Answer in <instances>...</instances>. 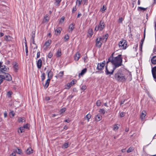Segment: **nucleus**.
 Instances as JSON below:
<instances>
[{
    "mask_svg": "<svg viewBox=\"0 0 156 156\" xmlns=\"http://www.w3.org/2000/svg\"><path fill=\"white\" fill-rule=\"evenodd\" d=\"M81 15V14L80 12H79L78 13V15L77 16V18H79L80 17V16Z\"/></svg>",
    "mask_w": 156,
    "mask_h": 156,
    "instance_id": "nucleus-62",
    "label": "nucleus"
},
{
    "mask_svg": "<svg viewBox=\"0 0 156 156\" xmlns=\"http://www.w3.org/2000/svg\"><path fill=\"white\" fill-rule=\"evenodd\" d=\"M47 73L48 74V79H50V80H51L53 76V72L51 71V70L49 71L47 70Z\"/></svg>",
    "mask_w": 156,
    "mask_h": 156,
    "instance_id": "nucleus-10",
    "label": "nucleus"
},
{
    "mask_svg": "<svg viewBox=\"0 0 156 156\" xmlns=\"http://www.w3.org/2000/svg\"><path fill=\"white\" fill-rule=\"evenodd\" d=\"M126 113L125 112H122L120 114V116L121 117H122L125 115Z\"/></svg>",
    "mask_w": 156,
    "mask_h": 156,
    "instance_id": "nucleus-50",
    "label": "nucleus"
},
{
    "mask_svg": "<svg viewBox=\"0 0 156 156\" xmlns=\"http://www.w3.org/2000/svg\"><path fill=\"white\" fill-rule=\"evenodd\" d=\"M82 0H77V2H78L79 5L81 4Z\"/></svg>",
    "mask_w": 156,
    "mask_h": 156,
    "instance_id": "nucleus-55",
    "label": "nucleus"
},
{
    "mask_svg": "<svg viewBox=\"0 0 156 156\" xmlns=\"http://www.w3.org/2000/svg\"><path fill=\"white\" fill-rule=\"evenodd\" d=\"M63 71H61L59 72V73L58 74V76L59 77H62L63 76Z\"/></svg>",
    "mask_w": 156,
    "mask_h": 156,
    "instance_id": "nucleus-42",
    "label": "nucleus"
},
{
    "mask_svg": "<svg viewBox=\"0 0 156 156\" xmlns=\"http://www.w3.org/2000/svg\"><path fill=\"white\" fill-rule=\"evenodd\" d=\"M31 41L33 44H35L34 41V35L33 34L31 37Z\"/></svg>",
    "mask_w": 156,
    "mask_h": 156,
    "instance_id": "nucleus-38",
    "label": "nucleus"
},
{
    "mask_svg": "<svg viewBox=\"0 0 156 156\" xmlns=\"http://www.w3.org/2000/svg\"><path fill=\"white\" fill-rule=\"evenodd\" d=\"M86 88H87V87L86 86V85H83L82 86V87L81 88V89L82 90H86Z\"/></svg>",
    "mask_w": 156,
    "mask_h": 156,
    "instance_id": "nucleus-46",
    "label": "nucleus"
},
{
    "mask_svg": "<svg viewBox=\"0 0 156 156\" xmlns=\"http://www.w3.org/2000/svg\"><path fill=\"white\" fill-rule=\"evenodd\" d=\"M145 33H144V39H142L141 40V41H140V48H141V49H142V45H143V42H144V40L145 38Z\"/></svg>",
    "mask_w": 156,
    "mask_h": 156,
    "instance_id": "nucleus-29",
    "label": "nucleus"
},
{
    "mask_svg": "<svg viewBox=\"0 0 156 156\" xmlns=\"http://www.w3.org/2000/svg\"><path fill=\"white\" fill-rule=\"evenodd\" d=\"M16 152L18 154H21L22 153V151L21 149L17 148L16 151Z\"/></svg>",
    "mask_w": 156,
    "mask_h": 156,
    "instance_id": "nucleus-39",
    "label": "nucleus"
},
{
    "mask_svg": "<svg viewBox=\"0 0 156 156\" xmlns=\"http://www.w3.org/2000/svg\"><path fill=\"white\" fill-rule=\"evenodd\" d=\"M42 64V61L41 59H38L37 62V66L38 69L41 68Z\"/></svg>",
    "mask_w": 156,
    "mask_h": 156,
    "instance_id": "nucleus-14",
    "label": "nucleus"
},
{
    "mask_svg": "<svg viewBox=\"0 0 156 156\" xmlns=\"http://www.w3.org/2000/svg\"><path fill=\"white\" fill-rule=\"evenodd\" d=\"M99 112L101 114L104 115L105 112V110L104 109H100L99 111Z\"/></svg>",
    "mask_w": 156,
    "mask_h": 156,
    "instance_id": "nucleus-35",
    "label": "nucleus"
},
{
    "mask_svg": "<svg viewBox=\"0 0 156 156\" xmlns=\"http://www.w3.org/2000/svg\"><path fill=\"white\" fill-rule=\"evenodd\" d=\"M61 0H56V2L58 4L61 2Z\"/></svg>",
    "mask_w": 156,
    "mask_h": 156,
    "instance_id": "nucleus-61",
    "label": "nucleus"
},
{
    "mask_svg": "<svg viewBox=\"0 0 156 156\" xmlns=\"http://www.w3.org/2000/svg\"><path fill=\"white\" fill-rule=\"evenodd\" d=\"M76 6H75L73 7V9L72 10V12L74 13V12H75V11H76Z\"/></svg>",
    "mask_w": 156,
    "mask_h": 156,
    "instance_id": "nucleus-53",
    "label": "nucleus"
},
{
    "mask_svg": "<svg viewBox=\"0 0 156 156\" xmlns=\"http://www.w3.org/2000/svg\"><path fill=\"white\" fill-rule=\"evenodd\" d=\"M105 23L103 21L101 20L98 25H97L95 27L94 30L100 31H102L105 28Z\"/></svg>",
    "mask_w": 156,
    "mask_h": 156,
    "instance_id": "nucleus-3",
    "label": "nucleus"
},
{
    "mask_svg": "<svg viewBox=\"0 0 156 156\" xmlns=\"http://www.w3.org/2000/svg\"><path fill=\"white\" fill-rule=\"evenodd\" d=\"M118 125H115L113 127V130L115 131L117 130L119 128V127L117 126Z\"/></svg>",
    "mask_w": 156,
    "mask_h": 156,
    "instance_id": "nucleus-44",
    "label": "nucleus"
},
{
    "mask_svg": "<svg viewBox=\"0 0 156 156\" xmlns=\"http://www.w3.org/2000/svg\"><path fill=\"white\" fill-rule=\"evenodd\" d=\"M87 71V69L85 68L83 69L81 71V73H80L79 74V76H83L86 72Z\"/></svg>",
    "mask_w": 156,
    "mask_h": 156,
    "instance_id": "nucleus-18",
    "label": "nucleus"
},
{
    "mask_svg": "<svg viewBox=\"0 0 156 156\" xmlns=\"http://www.w3.org/2000/svg\"><path fill=\"white\" fill-rule=\"evenodd\" d=\"M96 105L98 106H99L101 105V102L100 100H98L96 102Z\"/></svg>",
    "mask_w": 156,
    "mask_h": 156,
    "instance_id": "nucleus-41",
    "label": "nucleus"
},
{
    "mask_svg": "<svg viewBox=\"0 0 156 156\" xmlns=\"http://www.w3.org/2000/svg\"><path fill=\"white\" fill-rule=\"evenodd\" d=\"M50 80H51L50 79H48L47 80L45 83L44 84H43V86L45 88H47L48 86Z\"/></svg>",
    "mask_w": 156,
    "mask_h": 156,
    "instance_id": "nucleus-17",
    "label": "nucleus"
},
{
    "mask_svg": "<svg viewBox=\"0 0 156 156\" xmlns=\"http://www.w3.org/2000/svg\"><path fill=\"white\" fill-rule=\"evenodd\" d=\"M11 92H8L7 93V95L8 97H10L11 96Z\"/></svg>",
    "mask_w": 156,
    "mask_h": 156,
    "instance_id": "nucleus-59",
    "label": "nucleus"
},
{
    "mask_svg": "<svg viewBox=\"0 0 156 156\" xmlns=\"http://www.w3.org/2000/svg\"><path fill=\"white\" fill-rule=\"evenodd\" d=\"M152 63L154 64H156V56L153 57L151 59Z\"/></svg>",
    "mask_w": 156,
    "mask_h": 156,
    "instance_id": "nucleus-25",
    "label": "nucleus"
},
{
    "mask_svg": "<svg viewBox=\"0 0 156 156\" xmlns=\"http://www.w3.org/2000/svg\"><path fill=\"white\" fill-rule=\"evenodd\" d=\"M25 129H29V124L27 123L25 125H24L23 126Z\"/></svg>",
    "mask_w": 156,
    "mask_h": 156,
    "instance_id": "nucleus-45",
    "label": "nucleus"
},
{
    "mask_svg": "<svg viewBox=\"0 0 156 156\" xmlns=\"http://www.w3.org/2000/svg\"><path fill=\"white\" fill-rule=\"evenodd\" d=\"M119 45L120 49H125L127 47V42L125 40H121L119 43Z\"/></svg>",
    "mask_w": 156,
    "mask_h": 156,
    "instance_id": "nucleus-4",
    "label": "nucleus"
},
{
    "mask_svg": "<svg viewBox=\"0 0 156 156\" xmlns=\"http://www.w3.org/2000/svg\"><path fill=\"white\" fill-rule=\"evenodd\" d=\"M133 150V148L132 147H130L127 150V153H129L130 152H131Z\"/></svg>",
    "mask_w": 156,
    "mask_h": 156,
    "instance_id": "nucleus-40",
    "label": "nucleus"
},
{
    "mask_svg": "<svg viewBox=\"0 0 156 156\" xmlns=\"http://www.w3.org/2000/svg\"><path fill=\"white\" fill-rule=\"evenodd\" d=\"M40 51L37 52V58H39L40 56Z\"/></svg>",
    "mask_w": 156,
    "mask_h": 156,
    "instance_id": "nucleus-56",
    "label": "nucleus"
},
{
    "mask_svg": "<svg viewBox=\"0 0 156 156\" xmlns=\"http://www.w3.org/2000/svg\"><path fill=\"white\" fill-rule=\"evenodd\" d=\"M80 58V54L77 52L74 56V59L76 61H78Z\"/></svg>",
    "mask_w": 156,
    "mask_h": 156,
    "instance_id": "nucleus-20",
    "label": "nucleus"
},
{
    "mask_svg": "<svg viewBox=\"0 0 156 156\" xmlns=\"http://www.w3.org/2000/svg\"><path fill=\"white\" fill-rule=\"evenodd\" d=\"M13 68L14 69V71L16 72H17V70L18 69V65L16 62H15L14 64V66H13Z\"/></svg>",
    "mask_w": 156,
    "mask_h": 156,
    "instance_id": "nucleus-19",
    "label": "nucleus"
},
{
    "mask_svg": "<svg viewBox=\"0 0 156 156\" xmlns=\"http://www.w3.org/2000/svg\"><path fill=\"white\" fill-rule=\"evenodd\" d=\"M4 76L0 75V84H1L2 82L4 80Z\"/></svg>",
    "mask_w": 156,
    "mask_h": 156,
    "instance_id": "nucleus-31",
    "label": "nucleus"
},
{
    "mask_svg": "<svg viewBox=\"0 0 156 156\" xmlns=\"http://www.w3.org/2000/svg\"><path fill=\"white\" fill-rule=\"evenodd\" d=\"M123 20V19L122 17H120L119 18L118 20V22L119 23H122V21Z\"/></svg>",
    "mask_w": 156,
    "mask_h": 156,
    "instance_id": "nucleus-47",
    "label": "nucleus"
},
{
    "mask_svg": "<svg viewBox=\"0 0 156 156\" xmlns=\"http://www.w3.org/2000/svg\"><path fill=\"white\" fill-rule=\"evenodd\" d=\"M147 114V112L145 110L142 111L140 115V118L142 120H144L145 118V117Z\"/></svg>",
    "mask_w": 156,
    "mask_h": 156,
    "instance_id": "nucleus-12",
    "label": "nucleus"
},
{
    "mask_svg": "<svg viewBox=\"0 0 156 156\" xmlns=\"http://www.w3.org/2000/svg\"><path fill=\"white\" fill-rule=\"evenodd\" d=\"M70 145L68 142L65 143L62 146V148H67L68 147L69 145Z\"/></svg>",
    "mask_w": 156,
    "mask_h": 156,
    "instance_id": "nucleus-24",
    "label": "nucleus"
},
{
    "mask_svg": "<svg viewBox=\"0 0 156 156\" xmlns=\"http://www.w3.org/2000/svg\"><path fill=\"white\" fill-rule=\"evenodd\" d=\"M65 122L69 123L70 122V121L69 119H67L65 120Z\"/></svg>",
    "mask_w": 156,
    "mask_h": 156,
    "instance_id": "nucleus-64",
    "label": "nucleus"
},
{
    "mask_svg": "<svg viewBox=\"0 0 156 156\" xmlns=\"http://www.w3.org/2000/svg\"><path fill=\"white\" fill-rule=\"evenodd\" d=\"M69 36L68 35H67L65 36L64 38L65 39H66V40H67L69 39Z\"/></svg>",
    "mask_w": 156,
    "mask_h": 156,
    "instance_id": "nucleus-57",
    "label": "nucleus"
},
{
    "mask_svg": "<svg viewBox=\"0 0 156 156\" xmlns=\"http://www.w3.org/2000/svg\"><path fill=\"white\" fill-rule=\"evenodd\" d=\"M139 8L141 11L142 10L145 11V10H146V8H143L142 7H139Z\"/></svg>",
    "mask_w": 156,
    "mask_h": 156,
    "instance_id": "nucleus-54",
    "label": "nucleus"
},
{
    "mask_svg": "<svg viewBox=\"0 0 156 156\" xmlns=\"http://www.w3.org/2000/svg\"><path fill=\"white\" fill-rule=\"evenodd\" d=\"M26 153L27 154H30L33 153L32 149L31 148H28L26 151Z\"/></svg>",
    "mask_w": 156,
    "mask_h": 156,
    "instance_id": "nucleus-23",
    "label": "nucleus"
},
{
    "mask_svg": "<svg viewBox=\"0 0 156 156\" xmlns=\"http://www.w3.org/2000/svg\"><path fill=\"white\" fill-rule=\"evenodd\" d=\"M91 115L89 114H87L85 118H86L87 120L88 121H89V119L91 118Z\"/></svg>",
    "mask_w": 156,
    "mask_h": 156,
    "instance_id": "nucleus-34",
    "label": "nucleus"
},
{
    "mask_svg": "<svg viewBox=\"0 0 156 156\" xmlns=\"http://www.w3.org/2000/svg\"><path fill=\"white\" fill-rule=\"evenodd\" d=\"M18 121L19 122H25V119L24 117L19 118Z\"/></svg>",
    "mask_w": 156,
    "mask_h": 156,
    "instance_id": "nucleus-22",
    "label": "nucleus"
},
{
    "mask_svg": "<svg viewBox=\"0 0 156 156\" xmlns=\"http://www.w3.org/2000/svg\"><path fill=\"white\" fill-rule=\"evenodd\" d=\"M9 70L8 67L3 65L0 67V71L2 73H5V72H8Z\"/></svg>",
    "mask_w": 156,
    "mask_h": 156,
    "instance_id": "nucleus-7",
    "label": "nucleus"
},
{
    "mask_svg": "<svg viewBox=\"0 0 156 156\" xmlns=\"http://www.w3.org/2000/svg\"><path fill=\"white\" fill-rule=\"evenodd\" d=\"M5 74L4 80H6L9 81L12 80V77L9 74L7 73H5Z\"/></svg>",
    "mask_w": 156,
    "mask_h": 156,
    "instance_id": "nucleus-9",
    "label": "nucleus"
},
{
    "mask_svg": "<svg viewBox=\"0 0 156 156\" xmlns=\"http://www.w3.org/2000/svg\"><path fill=\"white\" fill-rule=\"evenodd\" d=\"M71 85H71V84L70 83H68L66 86H67L68 87V88H67V87H66V89H69V88L71 87Z\"/></svg>",
    "mask_w": 156,
    "mask_h": 156,
    "instance_id": "nucleus-52",
    "label": "nucleus"
},
{
    "mask_svg": "<svg viewBox=\"0 0 156 156\" xmlns=\"http://www.w3.org/2000/svg\"><path fill=\"white\" fill-rule=\"evenodd\" d=\"M66 108H62L60 111V113H62L66 111Z\"/></svg>",
    "mask_w": 156,
    "mask_h": 156,
    "instance_id": "nucleus-49",
    "label": "nucleus"
},
{
    "mask_svg": "<svg viewBox=\"0 0 156 156\" xmlns=\"http://www.w3.org/2000/svg\"><path fill=\"white\" fill-rule=\"evenodd\" d=\"M125 101V100L122 101L120 103V105H122V104H123L124 103Z\"/></svg>",
    "mask_w": 156,
    "mask_h": 156,
    "instance_id": "nucleus-63",
    "label": "nucleus"
},
{
    "mask_svg": "<svg viewBox=\"0 0 156 156\" xmlns=\"http://www.w3.org/2000/svg\"><path fill=\"white\" fill-rule=\"evenodd\" d=\"M88 33L90 36L93 34V30L91 29H90L88 31Z\"/></svg>",
    "mask_w": 156,
    "mask_h": 156,
    "instance_id": "nucleus-32",
    "label": "nucleus"
},
{
    "mask_svg": "<svg viewBox=\"0 0 156 156\" xmlns=\"http://www.w3.org/2000/svg\"><path fill=\"white\" fill-rule=\"evenodd\" d=\"M51 41L50 40H48L46 41L45 44H44V46H46V47L47 48L49 45L51 43Z\"/></svg>",
    "mask_w": 156,
    "mask_h": 156,
    "instance_id": "nucleus-21",
    "label": "nucleus"
},
{
    "mask_svg": "<svg viewBox=\"0 0 156 156\" xmlns=\"http://www.w3.org/2000/svg\"><path fill=\"white\" fill-rule=\"evenodd\" d=\"M106 7L105 6V5H104L103 7L101 8V10L102 12H104L106 10Z\"/></svg>",
    "mask_w": 156,
    "mask_h": 156,
    "instance_id": "nucleus-33",
    "label": "nucleus"
},
{
    "mask_svg": "<svg viewBox=\"0 0 156 156\" xmlns=\"http://www.w3.org/2000/svg\"><path fill=\"white\" fill-rule=\"evenodd\" d=\"M115 79L119 82H124L126 81V79L124 74L118 72L116 73L114 76Z\"/></svg>",
    "mask_w": 156,
    "mask_h": 156,
    "instance_id": "nucleus-2",
    "label": "nucleus"
},
{
    "mask_svg": "<svg viewBox=\"0 0 156 156\" xmlns=\"http://www.w3.org/2000/svg\"><path fill=\"white\" fill-rule=\"evenodd\" d=\"M114 53H113L111 56L108 59V62H111V63L114 65L113 67L115 69L118 67L122 65V55H119L117 56L114 57L113 55Z\"/></svg>",
    "mask_w": 156,
    "mask_h": 156,
    "instance_id": "nucleus-1",
    "label": "nucleus"
},
{
    "mask_svg": "<svg viewBox=\"0 0 156 156\" xmlns=\"http://www.w3.org/2000/svg\"><path fill=\"white\" fill-rule=\"evenodd\" d=\"M49 20V17H48L47 15H46L44 17V18L43 20V21L44 22H48Z\"/></svg>",
    "mask_w": 156,
    "mask_h": 156,
    "instance_id": "nucleus-26",
    "label": "nucleus"
},
{
    "mask_svg": "<svg viewBox=\"0 0 156 156\" xmlns=\"http://www.w3.org/2000/svg\"><path fill=\"white\" fill-rule=\"evenodd\" d=\"M106 71L105 72L106 73V74L108 75L109 74H113L114 70H115V68L114 67H113L112 69L111 70H109L108 69L107 66L106 67Z\"/></svg>",
    "mask_w": 156,
    "mask_h": 156,
    "instance_id": "nucleus-8",
    "label": "nucleus"
},
{
    "mask_svg": "<svg viewBox=\"0 0 156 156\" xmlns=\"http://www.w3.org/2000/svg\"><path fill=\"white\" fill-rule=\"evenodd\" d=\"M61 55V51L60 49H58L56 53L57 57H59Z\"/></svg>",
    "mask_w": 156,
    "mask_h": 156,
    "instance_id": "nucleus-27",
    "label": "nucleus"
},
{
    "mask_svg": "<svg viewBox=\"0 0 156 156\" xmlns=\"http://www.w3.org/2000/svg\"><path fill=\"white\" fill-rule=\"evenodd\" d=\"M45 73H42V76H41V81H43L45 79Z\"/></svg>",
    "mask_w": 156,
    "mask_h": 156,
    "instance_id": "nucleus-37",
    "label": "nucleus"
},
{
    "mask_svg": "<svg viewBox=\"0 0 156 156\" xmlns=\"http://www.w3.org/2000/svg\"><path fill=\"white\" fill-rule=\"evenodd\" d=\"M105 61H103L102 62L98 63V64L97 69L98 70H101L103 68L105 65Z\"/></svg>",
    "mask_w": 156,
    "mask_h": 156,
    "instance_id": "nucleus-6",
    "label": "nucleus"
},
{
    "mask_svg": "<svg viewBox=\"0 0 156 156\" xmlns=\"http://www.w3.org/2000/svg\"><path fill=\"white\" fill-rule=\"evenodd\" d=\"M75 24L73 23L71 24L69 26L68 31L69 32H71L74 28Z\"/></svg>",
    "mask_w": 156,
    "mask_h": 156,
    "instance_id": "nucleus-13",
    "label": "nucleus"
},
{
    "mask_svg": "<svg viewBox=\"0 0 156 156\" xmlns=\"http://www.w3.org/2000/svg\"><path fill=\"white\" fill-rule=\"evenodd\" d=\"M151 71L153 78L154 79H156V66L152 68Z\"/></svg>",
    "mask_w": 156,
    "mask_h": 156,
    "instance_id": "nucleus-11",
    "label": "nucleus"
},
{
    "mask_svg": "<svg viewBox=\"0 0 156 156\" xmlns=\"http://www.w3.org/2000/svg\"><path fill=\"white\" fill-rule=\"evenodd\" d=\"M24 128L23 127H21L20 128H19V129L20 130V133H23L24 132Z\"/></svg>",
    "mask_w": 156,
    "mask_h": 156,
    "instance_id": "nucleus-43",
    "label": "nucleus"
},
{
    "mask_svg": "<svg viewBox=\"0 0 156 156\" xmlns=\"http://www.w3.org/2000/svg\"><path fill=\"white\" fill-rule=\"evenodd\" d=\"M102 117L100 115H97L96 117V119L97 121H99L101 119Z\"/></svg>",
    "mask_w": 156,
    "mask_h": 156,
    "instance_id": "nucleus-30",
    "label": "nucleus"
},
{
    "mask_svg": "<svg viewBox=\"0 0 156 156\" xmlns=\"http://www.w3.org/2000/svg\"><path fill=\"white\" fill-rule=\"evenodd\" d=\"M62 30V28L61 27H58L56 30H55V34L56 35H58V34H59L60 33L61 30Z\"/></svg>",
    "mask_w": 156,
    "mask_h": 156,
    "instance_id": "nucleus-15",
    "label": "nucleus"
},
{
    "mask_svg": "<svg viewBox=\"0 0 156 156\" xmlns=\"http://www.w3.org/2000/svg\"><path fill=\"white\" fill-rule=\"evenodd\" d=\"M76 80H72V81H71V83H70L71 84V85H73L76 83Z\"/></svg>",
    "mask_w": 156,
    "mask_h": 156,
    "instance_id": "nucleus-51",
    "label": "nucleus"
},
{
    "mask_svg": "<svg viewBox=\"0 0 156 156\" xmlns=\"http://www.w3.org/2000/svg\"><path fill=\"white\" fill-rule=\"evenodd\" d=\"M53 56V54L51 52H50L48 55V57L49 58H51Z\"/></svg>",
    "mask_w": 156,
    "mask_h": 156,
    "instance_id": "nucleus-48",
    "label": "nucleus"
},
{
    "mask_svg": "<svg viewBox=\"0 0 156 156\" xmlns=\"http://www.w3.org/2000/svg\"><path fill=\"white\" fill-rule=\"evenodd\" d=\"M25 51H26V55H28V48H25Z\"/></svg>",
    "mask_w": 156,
    "mask_h": 156,
    "instance_id": "nucleus-58",
    "label": "nucleus"
},
{
    "mask_svg": "<svg viewBox=\"0 0 156 156\" xmlns=\"http://www.w3.org/2000/svg\"><path fill=\"white\" fill-rule=\"evenodd\" d=\"M108 37V34H106L105 36H103L101 37V40L103 42L104 41H106Z\"/></svg>",
    "mask_w": 156,
    "mask_h": 156,
    "instance_id": "nucleus-16",
    "label": "nucleus"
},
{
    "mask_svg": "<svg viewBox=\"0 0 156 156\" xmlns=\"http://www.w3.org/2000/svg\"><path fill=\"white\" fill-rule=\"evenodd\" d=\"M65 19V17L64 16H62L61 17V18L60 19V20H59V23H62L64 20Z\"/></svg>",
    "mask_w": 156,
    "mask_h": 156,
    "instance_id": "nucleus-36",
    "label": "nucleus"
},
{
    "mask_svg": "<svg viewBox=\"0 0 156 156\" xmlns=\"http://www.w3.org/2000/svg\"><path fill=\"white\" fill-rule=\"evenodd\" d=\"M101 37L97 38L96 40V45L98 48H100L102 45V42H103L101 40Z\"/></svg>",
    "mask_w": 156,
    "mask_h": 156,
    "instance_id": "nucleus-5",
    "label": "nucleus"
},
{
    "mask_svg": "<svg viewBox=\"0 0 156 156\" xmlns=\"http://www.w3.org/2000/svg\"><path fill=\"white\" fill-rule=\"evenodd\" d=\"M10 114L12 115V117H13L15 115V114L14 113V112L13 111L11 112Z\"/></svg>",
    "mask_w": 156,
    "mask_h": 156,
    "instance_id": "nucleus-60",
    "label": "nucleus"
},
{
    "mask_svg": "<svg viewBox=\"0 0 156 156\" xmlns=\"http://www.w3.org/2000/svg\"><path fill=\"white\" fill-rule=\"evenodd\" d=\"M12 38L10 36H6L5 37V39L6 41H10L12 40Z\"/></svg>",
    "mask_w": 156,
    "mask_h": 156,
    "instance_id": "nucleus-28",
    "label": "nucleus"
}]
</instances>
